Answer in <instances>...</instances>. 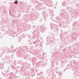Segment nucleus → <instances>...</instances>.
Returning a JSON list of instances; mask_svg holds the SVG:
<instances>
[{
  "label": "nucleus",
  "mask_w": 79,
  "mask_h": 79,
  "mask_svg": "<svg viewBox=\"0 0 79 79\" xmlns=\"http://www.w3.org/2000/svg\"><path fill=\"white\" fill-rule=\"evenodd\" d=\"M0 69H3V67H2V68L0 67Z\"/></svg>",
  "instance_id": "nucleus-2"
},
{
  "label": "nucleus",
  "mask_w": 79,
  "mask_h": 79,
  "mask_svg": "<svg viewBox=\"0 0 79 79\" xmlns=\"http://www.w3.org/2000/svg\"><path fill=\"white\" fill-rule=\"evenodd\" d=\"M15 4H18V1H16L15 2Z\"/></svg>",
  "instance_id": "nucleus-1"
}]
</instances>
